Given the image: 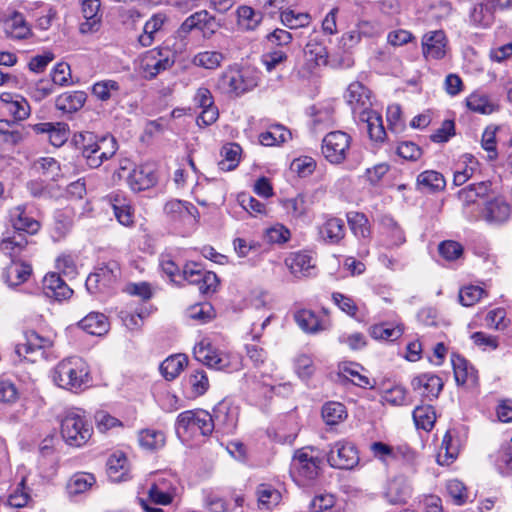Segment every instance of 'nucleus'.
I'll return each mask as SVG.
<instances>
[{"label": "nucleus", "mask_w": 512, "mask_h": 512, "mask_svg": "<svg viewBox=\"0 0 512 512\" xmlns=\"http://www.w3.org/2000/svg\"><path fill=\"white\" fill-rule=\"evenodd\" d=\"M13 230H7L0 242V250L11 258L19 255L28 245L25 234L38 232L40 224L25 214L24 208L18 206L10 212Z\"/></svg>", "instance_id": "nucleus-1"}, {"label": "nucleus", "mask_w": 512, "mask_h": 512, "mask_svg": "<svg viewBox=\"0 0 512 512\" xmlns=\"http://www.w3.org/2000/svg\"><path fill=\"white\" fill-rule=\"evenodd\" d=\"M52 379L60 388L76 392L88 385V365L77 356L63 359L53 369Z\"/></svg>", "instance_id": "nucleus-2"}, {"label": "nucleus", "mask_w": 512, "mask_h": 512, "mask_svg": "<svg viewBox=\"0 0 512 512\" xmlns=\"http://www.w3.org/2000/svg\"><path fill=\"white\" fill-rule=\"evenodd\" d=\"M257 86V79L248 69L228 67L217 78L215 89L229 96H241Z\"/></svg>", "instance_id": "nucleus-3"}, {"label": "nucleus", "mask_w": 512, "mask_h": 512, "mask_svg": "<svg viewBox=\"0 0 512 512\" xmlns=\"http://www.w3.org/2000/svg\"><path fill=\"white\" fill-rule=\"evenodd\" d=\"M93 428L80 409H72L65 413L61 420V436L73 447H81L91 437Z\"/></svg>", "instance_id": "nucleus-4"}, {"label": "nucleus", "mask_w": 512, "mask_h": 512, "mask_svg": "<svg viewBox=\"0 0 512 512\" xmlns=\"http://www.w3.org/2000/svg\"><path fill=\"white\" fill-rule=\"evenodd\" d=\"M194 357L209 368L233 371L238 368V358L230 353L219 350L209 341H200L193 349Z\"/></svg>", "instance_id": "nucleus-5"}, {"label": "nucleus", "mask_w": 512, "mask_h": 512, "mask_svg": "<svg viewBox=\"0 0 512 512\" xmlns=\"http://www.w3.org/2000/svg\"><path fill=\"white\" fill-rule=\"evenodd\" d=\"M176 433L179 437L188 432L199 431L201 435L208 436L214 430L212 415L204 410H188L180 413L176 420Z\"/></svg>", "instance_id": "nucleus-6"}, {"label": "nucleus", "mask_w": 512, "mask_h": 512, "mask_svg": "<svg viewBox=\"0 0 512 512\" xmlns=\"http://www.w3.org/2000/svg\"><path fill=\"white\" fill-rule=\"evenodd\" d=\"M120 267L117 262L110 261L95 268L86 279L85 286L92 293H104L114 288L120 278Z\"/></svg>", "instance_id": "nucleus-7"}, {"label": "nucleus", "mask_w": 512, "mask_h": 512, "mask_svg": "<svg viewBox=\"0 0 512 512\" xmlns=\"http://www.w3.org/2000/svg\"><path fill=\"white\" fill-rule=\"evenodd\" d=\"M351 138L342 131L328 133L322 140V154L332 164H341L347 157Z\"/></svg>", "instance_id": "nucleus-8"}, {"label": "nucleus", "mask_w": 512, "mask_h": 512, "mask_svg": "<svg viewBox=\"0 0 512 512\" xmlns=\"http://www.w3.org/2000/svg\"><path fill=\"white\" fill-rule=\"evenodd\" d=\"M52 346L49 338L39 335L35 331L25 333V341L15 347V353L24 360L35 363L45 357V352Z\"/></svg>", "instance_id": "nucleus-9"}, {"label": "nucleus", "mask_w": 512, "mask_h": 512, "mask_svg": "<svg viewBox=\"0 0 512 512\" xmlns=\"http://www.w3.org/2000/svg\"><path fill=\"white\" fill-rule=\"evenodd\" d=\"M327 461L333 468L353 469L359 463L358 451L353 443L338 441L330 446Z\"/></svg>", "instance_id": "nucleus-10"}, {"label": "nucleus", "mask_w": 512, "mask_h": 512, "mask_svg": "<svg viewBox=\"0 0 512 512\" xmlns=\"http://www.w3.org/2000/svg\"><path fill=\"white\" fill-rule=\"evenodd\" d=\"M311 453L308 448L297 450L292 460L293 473L304 480H314L319 474L320 460Z\"/></svg>", "instance_id": "nucleus-11"}, {"label": "nucleus", "mask_w": 512, "mask_h": 512, "mask_svg": "<svg viewBox=\"0 0 512 512\" xmlns=\"http://www.w3.org/2000/svg\"><path fill=\"white\" fill-rule=\"evenodd\" d=\"M174 64V59L170 57V52L165 50H152L142 59L141 68L145 78L152 79L163 71L170 69Z\"/></svg>", "instance_id": "nucleus-12"}, {"label": "nucleus", "mask_w": 512, "mask_h": 512, "mask_svg": "<svg viewBox=\"0 0 512 512\" xmlns=\"http://www.w3.org/2000/svg\"><path fill=\"white\" fill-rule=\"evenodd\" d=\"M3 30L7 37L12 39H27L32 35L30 25L22 13L16 10H7L2 18Z\"/></svg>", "instance_id": "nucleus-13"}, {"label": "nucleus", "mask_w": 512, "mask_h": 512, "mask_svg": "<svg viewBox=\"0 0 512 512\" xmlns=\"http://www.w3.org/2000/svg\"><path fill=\"white\" fill-rule=\"evenodd\" d=\"M411 386L422 398L432 401L438 398L444 383L442 379L435 374L423 373L412 379Z\"/></svg>", "instance_id": "nucleus-14"}, {"label": "nucleus", "mask_w": 512, "mask_h": 512, "mask_svg": "<svg viewBox=\"0 0 512 512\" xmlns=\"http://www.w3.org/2000/svg\"><path fill=\"white\" fill-rule=\"evenodd\" d=\"M345 99L354 115L359 116L360 111L370 110L372 106L371 91L358 81L348 86Z\"/></svg>", "instance_id": "nucleus-15"}, {"label": "nucleus", "mask_w": 512, "mask_h": 512, "mask_svg": "<svg viewBox=\"0 0 512 512\" xmlns=\"http://www.w3.org/2000/svg\"><path fill=\"white\" fill-rule=\"evenodd\" d=\"M447 39L442 30L429 31L422 37V53L426 59L439 60L446 55Z\"/></svg>", "instance_id": "nucleus-16"}, {"label": "nucleus", "mask_w": 512, "mask_h": 512, "mask_svg": "<svg viewBox=\"0 0 512 512\" xmlns=\"http://www.w3.org/2000/svg\"><path fill=\"white\" fill-rule=\"evenodd\" d=\"M511 215V207L503 197H495L487 201L481 211V217L489 224H502Z\"/></svg>", "instance_id": "nucleus-17"}, {"label": "nucleus", "mask_w": 512, "mask_h": 512, "mask_svg": "<svg viewBox=\"0 0 512 512\" xmlns=\"http://www.w3.org/2000/svg\"><path fill=\"white\" fill-rule=\"evenodd\" d=\"M212 419L214 429L222 434H232L237 426V412L230 408L227 403H218L214 409Z\"/></svg>", "instance_id": "nucleus-18"}, {"label": "nucleus", "mask_w": 512, "mask_h": 512, "mask_svg": "<svg viewBox=\"0 0 512 512\" xmlns=\"http://www.w3.org/2000/svg\"><path fill=\"white\" fill-rule=\"evenodd\" d=\"M318 234L326 244H339L346 235L345 223L341 218L326 216L318 227Z\"/></svg>", "instance_id": "nucleus-19"}, {"label": "nucleus", "mask_w": 512, "mask_h": 512, "mask_svg": "<svg viewBox=\"0 0 512 512\" xmlns=\"http://www.w3.org/2000/svg\"><path fill=\"white\" fill-rule=\"evenodd\" d=\"M0 101L5 106L7 113L11 115L15 121H23L30 116V105L23 96L15 93L3 92L0 95Z\"/></svg>", "instance_id": "nucleus-20"}, {"label": "nucleus", "mask_w": 512, "mask_h": 512, "mask_svg": "<svg viewBox=\"0 0 512 512\" xmlns=\"http://www.w3.org/2000/svg\"><path fill=\"white\" fill-rule=\"evenodd\" d=\"M359 120L366 124L369 138L376 143H383L387 137L383 125V119L379 112L375 110H364L359 112Z\"/></svg>", "instance_id": "nucleus-21"}, {"label": "nucleus", "mask_w": 512, "mask_h": 512, "mask_svg": "<svg viewBox=\"0 0 512 512\" xmlns=\"http://www.w3.org/2000/svg\"><path fill=\"white\" fill-rule=\"evenodd\" d=\"M43 293L48 298L61 301L69 298L73 290L65 283L58 273L47 274L42 282Z\"/></svg>", "instance_id": "nucleus-22"}, {"label": "nucleus", "mask_w": 512, "mask_h": 512, "mask_svg": "<svg viewBox=\"0 0 512 512\" xmlns=\"http://www.w3.org/2000/svg\"><path fill=\"white\" fill-rule=\"evenodd\" d=\"M454 377L458 385H465L469 388L478 386V373L467 360L456 355L452 358Z\"/></svg>", "instance_id": "nucleus-23"}, {"label": "nucleus", "mask_w": 512, "mask_h": 512, "mask_svg": "<svg viewBox=\"0 0 512 512\" xmlns=\"http://www.w3.org/2000/svg\"><path fill=\"white\" fill-rule=\"evenodd\" d=\"M100 0H83L82 1V13L85 18V22L80 24V32L82 34H89L98 31L101 22L100 11Z\"/></svg>", "instance_id": "nucleus-24"}, {"label": "nucleus", "mask_w": 512, "mask_h": 512, "mask_svg": "<svg viewBox=\"0 0 512 512\" xmlns=\"http://www.w3.org/2000/svg\"><path fill=\"white\" fill-rule=\"evenodd\" d=\"M411 496V486L403 476L394 477L389 481L385 497L393 505L404 504Z\"/></svg>", "instance_id": "nucleus-25"}, {"label": "nucleus", "mask_w": 512, "mask_h": 512, "mask_svg": "<svg viewBox=\"0 0 512 512\" xmlns=\"http://www.w3.org/2000/svg\"><path fill=\"white\" fill-rule=\"evenodd\" d=\"M285 263L290 272L297 278L309 277L315 269L313 258L306 252L291 254Z\"/></svg>", "instance_id": "nucleus-26"}, {"label": "nucleus", "mask_w": 512, "mask_h": 512, "mask_svg": "<svg viewBox=\"0 0 512 512\" xmlns=\"http://www.w3.org/2000/svg\"><path fill=\"white\" fill-rule=\"evenodd\" d=\"M156 182L157 178L154 171L147 166H139L133 169L127 178L129 187L135 192L149 189L153 187Z\"/></svg>", "instance_id": "nucleus-27"}, {"label": "nucleus", "mask_w": 512, "mask_h": 512, "mask_svg": "<svg viewBox=\"0 0 512 512\" xmlns=\"http://www.w3.org/2000/svg\"><path fill=\"white\" fill-rule=\"evenodd\" d=\"M32 128L37 134L46 133L49 142L55 147L62 146L68 139V126L64 123H38L33 125Z\"/></svg>", "instance_id": "nucleus-28"}, {"label": "nucleus", "mask_w": 512, "mask_h": 512, "mask_svg": "<svg viewBox=\"0 0 512 512\" xmlns=\"http://www.w3.org/2000/svg\"><path fill=\"white\" fill-rule=\"evenodd\" d=\"M164 211L172 221H187L190 218L196 219L198 214V210L193 204L180 200L167 202L164 206Z\"/></svg>", "instance_id": "nucleus-29"}, {"label": "nucleus", "mask_w": 512, "mask_h": 512, "mask_svg": "<svg viewBox=\"0 0 512 512\" xmlns=\"http://www.w3.org/2000/svg\"><path fill=\"white\" fill-rule=\"evenodd\" d=\"M237 27L241 31H254L262 22L263 14L250 6L241 5L236 10Z\"/></svg>", "instance_id": "nucleus-30"}, {"label": "nucleus", "mask_w": 512, "mask_h": 512, "mask_svg": "<svg viewBox=\"0 0 512 512\" xmlns=\"http://www.w3.org/2000/svg\"><path fill=\"white\" fill-rule=\"evenodd\" d=\"M31 273L32 267L30 264L12 260L11 264L6 267L3 278L9 286L14 287L26 282Z\"/></svg>", "instance_id": "nucleus-31"}, {"label": "nucleus", "mask_w": 512, "mask_h": 512, "mask_svg": "<svg viewBox=\"0 0 512 512\" xmlns=\"http://www.w3.org/2000/svg\"><path fill=\"white\" fill-rule=\"evenodd\" d=\"M80 138L83 141L81 148L82 155L86 159V163L90 168L100 167L106 158H103L100 154V149L97 148L95 142V136L93 133L80 134Z\"/></svg>", "instance_id": "nucleus-32"}, {"label": "nucleus", "mask_w": 512, "mask_h": 512, "mask_svg": "<svg viewBox=\"0 0 512 512\" xmlns=\"http://www.w3.org/2000/svg\"><path fill=\"white\" fill-rule=\"evenodd\" d=\"M78 326L91 335L101 336L108 332V318L99 312H91L81 319Z\"/></svg>", "instance_id": "nucleus-33"}, {"label": "nucleus", "mask_w": 512, "mask_h": 512, "mask_svg": "<svg viewBox=\"0 0 512 512\" xmlns=\"http://www.w3.org/2000/svg\"><path fill=\"white\" fill-rule=\"evenodd\" d=\"M86 98L87 95L83 91L65 92L56 98L55 106L64 113H74L84 106Z\"/></svg>", "instance_id": "nucleus-34"}, {"label": "nucleus", "mask_w": 512, "mask_h": 512, "mask_svg": "<svg viewBox=\"0 0 512 512\" xmlns=\"http://www.w3.org/2000/svg\"><path fill=\"white\" fill-rule=\"evenodd\" d=\"M380 226L388 238V247H397L406 241L403 230L391 216L383 215L380 218Z\"/></svg>", "instance_id": "nucleus-35"}, {"label": "nucleus", "mask_w": 512, "mask_h": 512, "mask_svg": "<svg viewBox=\"0 0 512 512\" xmlns=\"http://www.w3.org/2000/svg\"><path fill=\"white\" fill-rule=\"evenodd\" d=\"M167 20L165 13L154 14L144 25L143 33L138 37L142 47H149L154 41V35L161 30Z\"/></svg>", "instance_id": "nucleus-36"}, {"label": "nucleus", "mask_w": 512, "mask_h": 512, "mask_svg": "<svg viewBox=\"0 0 512 512\" xmlns=\"http://www.w3.org/2000/svg\"><path fill=\"white\" fill-rule=\"evenodd\" d=\"M291 137L290 130L280 124H275L259 135V141L264 146H274L287 142Z\"/></svg>", "instance_id": "nucleus-37"}, {"label": "nucleus", "mask_w": 512, "mask_h": 512, "mask_svg": "<svg viewBox=\"0 0 512 512\" xmlns=\"http://www.w3.org/2000/svg\"><path fill=\"white\" fill-rule=\"evenodd\" d=\"M347 222L353 235L358 239L367 240L371 236L370 223L365 214L360 212H349Z\"/></svg>", "instance_id": "nucleus-38"}, {"label": "nucleus", "mask_w": 512, "mask_h": 512, "mask_svg": "<svg viewBox=\"0 0 512 512\" xmlns=\"http://www.w3.org/2000/svg\"><path fill=\"white\" fill-rule=\"evenodd\" d=\"M469 20L477 28H487L494 22V11L487 1L479 3L470 12Z\"/></svg>", "instance_id": "nucleus-39"}, {"label": "nucleus", "mask_w": 512, "mask_h": 512, "mask_svg": "<svg viewBox=\"0 0 512 512\" xmlns=\"http://www.w3.org/2000/svg\"><path fill=\"white\" fill-rule=\"evenodd\" d=\"M187 364V357L182 354L169 356L160 364V372L166 380H174Z\"/></svg>", "instance_id": "nucleus-40"}, {"label": "nucleus", "mask_w": 512, "mask_h": 512, "mask_svg": "<svg viewBox=\"0 0 512 512\" xmlns=\"http://www.w3.org/2000/svg\"><path fill=\"white\" fill-rule=\"evenodd\" d=\"M96 482L90 473H76L67 482L66 489L69 495L75 496L88 491Z\"/></svg>", "instance_id": "nucleus-41"}, {"label": "nucleus", "mask_w": 512, "mask_h": 512, "mask_svg": "<svg viewBox=\"0 0 512 512\" xmlns=\"http://www.w3.org/2000/svg\"><path fill=\"white\" fill-rule=\"evenodd\" d=\"M443 175L434 170H427L420 173L417 177V186L424 191H438L445 187Z\"/></svg>", "instance_id": "nucleus-42"}, {"label": "nucleus", "mask_w": 512, "mask_h": 512, "mask_svg": "<svg viewBox=\"0 0 512 512\" xmlns=\"http://www.w3.org/2000/svg\"><path fill=\"white\" fill-rule=\"evenodd\" d=\"M242 149L236 143H229L222 147L221 156L222 160L219 162V168L223 171L234 170L239 162Z\"/></svg>", "instance_id": "nucleus-43"}, {"label": "nucleus", "mask_w": 512, "mask_h": 512, "mask_svg": "<svg viewBox=\"0 0 512 512\" xmlns=\"http://www.w3.org/2000/svg\"><path fill=\"white\" fill-rule=\"evenodd\" d=\"M127 458L123 452H115L107 460V472L113 481H121L127 473Z\"/></svg>", "instance_id": "nucleus-44"}, {"label": "nucleus", "mask_w": 512, "mask_h": 512, "mask_svg": "<svg viewBox=\"0 0 512 512\" xmlns=\"http://www.w3.org/2000/svg\"><path fill=\"white\" fill-rule=\"evenodd\" d=\"M166 437L162 431L154 429H144L139 433V444L142 448L155 451L165 445Z\"/></svg>", "instance_id": "nucleus-45"}, {"label": "nucleus", "mask_w": 512, "mask_h": 512, "mask_svg": "<svg viewBox=\"0 0 512 512\" xmlns=\"http://www.w3.org/2000/svg\"><path fill=\"white\" fill-rule=\"evenodd\" d=\"M294 318L298 326L305 332L316 333L324 329L321 321L311 310L302 309L295 313Z\"/></svg>", "instance_id": "nucleus-46"}, {"label": "nucleus", "mask_w": 512, "mask_h": 512, "mask_svg": "<svg viewBox=\"0 0 512 512\" xmlns=\"http://www.w3.org/2000/svg\"><path fill=\"white\" fill-rule=\"evenodd\" d=\"M415 425L418 428L429 431L433 428L436 414L433 406L431 405H419L416 406L412 413Z\"/></svg>", "instance_id": "nucleus-47"}, {"label": "nucleus", "mask_w": 512, "mask_h": 512, "mask_svg": "<svg viewBox=\"0 0 512 512\" xmlns=\"http://www.w3.org/2000/svg\"><path fill=\"white\" fill-rule=\"evenodd\" d=\"M322 417L327 425H336L347 417V411L340 402H328L322 407Z\"/></svg>", "instance_id": "nucleus-48"}, {"label": "nucleus", "mask_w": 512, "mask_h": 512, "mask_svg": "<svg viewBox=\"0 0 512 512\" xmlns=\"http://www.w3.org/2000/svg\"><path fill=\"white\" fill-rule=\"evenodd\" d=\"M224 59V55L219 51H202L193 57L192 63L197 67L213 70L218 68Z\"/></svg>", "instance_id": "nucleus-49"}, {"label": "nucleus", "mask_w": 512, "mask_h": 512, "mask_svg": "<svg viewBox=\"0 0 512 512\" xmlns=\"http://www.w3.org/2000/svg\"><path fill=\"white\" fill-rule=\"evenodd\" d=\"M467 107L476 113L491 114L496 110V105L492 103L484 94L472 93L466 99Z\"/></svg>", "instance_id": "nucleus-50"}, {"label": "nucleus", "mask_w": 512, "mask_h": 512, "mask_svg": "<svg viewBox=\"0 0 512 512\" xmlns=\"http://www.w3.org/2000/svg\"><path fill=\"white\" fill-rule=\"evenodd\" d=\"M281 22L289 29H298L310 24L311 17L308 13L295 12L292 9H286L281 12Z\"/></svg>", "instance_id": "nucleus-51"}, {"label": "nucleus", "mask_w": 512, "mask_h": 512, "mask_svg": "<svg viewBox=\"0 0 512 512\" xmlns=\"http://www.w3.org/2000/svg\"><path fill=\"white\" fill-rule=\"evenodd\" d=\"M259 505L266 509L276 506L281 500L280 492L268 484H260L256 491Z\"/></svg>", "instance_id": "nucleus-52"}, {"label": "nucleus", "mask_w": 512, "mask_h": 512, "mask_svg": "<svg viewBox=\"0 0 512 512\" xmlns=\"http://www.w3.org/2000/svg\"><path fill=\"white\" fill-rule=\"evenodd\" d=\"M305 55L309 60L315 62L316 65L326 64L328 59V52L326 47L316 39L308 41L304 48Z\"/></svg>", "instance_id": "nucleus-53"}, {"label": "nucleus", "mask_w": 512, "mask_h": 512, "mask_svg": "<svg viewBox=\"0 0 512 512\" xmlns=\"http://www.w3.org/2000/svg\"><path fill=\"white\" fill-rule=\"evenodd\" d=\"M339 376L350 379L354 385L362 388H373L374 383L364 375H361L352 365L344 364L340 366Z\"/></svg>", "instance_id": "nucleus-54"}, {"label": "nucleus", "mask_w": 512, "mask_h": 512, "mask_svg": "<svg viewBox=\"0 0 512 512\" xmlns=\"http://www.w3.org/2000/svg\"><path fill=\"white\" fill-rule=\"evenodd\" d=\"M484 295L486 291L475 285L465 286L459 291V301L463 306L470 307L476 304Z\"/></svg>", "instance_id": "nucleus-55"}, {"label": "nucleus", "mask_w": 512, "mask_h": 512, "mask_svg": "<svg viewBox=\"0 0 512 512\" xmlns=\"http://www.w3.org/2000/svg\"><path fill=\"white\" fill-rule=\"evenodd\" d=\"M284 207L293 217L300 218L307 214L309 204L304 194H298L294 198L285 200Z\"/></svg>", "instance_id": "nucleus-56"}, {"label": "nucleus", "mask_w": 512, "mask_h": 512, "mask_svg": "<svg viewBox=\"0 0 512 512\" xmlns=\"http://www.w3.org/2000/svg\"><path fill=\"white\" fill-rule=\"evenodd\" d=\"M118 91L119 84L114 80L100 81L95 83L92 87L93 95L101 101H107Z\"/></svg>", "instance_id": "nucleus-57"}, {"label": "nucleus", "mask_w": 512, "mask_h": 512, "mask_svg": "<svg viewBox=\"0 0 512 512\" xmlns=\"http://www.w3.org/2000/svg\"><path fill=\"white\" fill-rule=\"evenodd\" d=\"M387 122H388V128L390 131L394 133H400L404 131L405 129V121L402 117V110L400 105L398 104H392L389 105L387 108Z\"/></svg>", "instance_id": "nucleus-58"}, {"label": "nucleus", "mask_w": 512, "mask_h": 512, "mask_svg": "<svg viewBox=\"0 0 512 512\" xmlns=\"http://www.w3.org/2000/svg\"><path fill=\"white\" fill-rule=\"evenodd\" d=\"M287 51L282 48L271 49L262 56V63L266 70L271 72L276 69L279 65L287 61Z\"/></svg>", "instance_id": "nucleus-59"}, {"label": "nucleus", "mask_w": 512, "mask_h": 512, "mask_svg": "<svg viewBox=\"0 0 512 512\" xmlns=\"http://www.w3.org/2000/svg\"><path fill=\"white\" fill-rule=\"evenodd\" d=\"M438 251L445 260L454 261L462 256L464 249L459 242L446 240L439 244Z\"/></svg>", "instance_id": "nucleus-60"}, {"label": "nucleus", "mask_w": 512, "mask_h": 512, "mask_svg": "<svg viewBox=\"0 0 512 512\" xmlns=\"http://www.w3.org/2000/svg\"><path fill=\"white\" fill-rule=\"evenodd\" d=\"M189 384L194 396L205 394L209 388V380L205 371L197 369L191 373Z\"/></svg>", "instance_id": "nucleus-61"}, {"label": "nucleus", "mask_w": 512, "mask_h": 512, "mask_svg": "<svg viewBox=\"0 0 512 512\" xmlns=\"http://www.w3.org/2000/svg\"><path fill=\"white\" fill-rule=\"evenodd\" d=\"M209 16L210 14L206 10L195 12L181 24L180 32L187 34L193 29L201 30Z\"/></svg>", "instance_id": "nucleus-62"}, {"label": "nucleus", "mask_w": 512, "mask_h": 512, "mask_svg": "<svg viewBox=\"0 0 512 512\" xmlns=\"http://www.w3.org/2000/svg\"><path fill=\"white\" fill-rule=\"evenodd\" d=\"M446 488L449 496L453 499L456 505H463L467 501V489L461 481L457 479L449 480Z\"/></svg>", "instance_id": "nucleus-63"}, {"label": "nucleus", "mask_w": 512, "mask_h": 512, "mask_svg": "<svg viewBox=\"0 0 512 512\" xmlns=\"http://www.w3.org/2000/svg\"><path fill=\"white\" fill-rule=\"evenodd\" d=\"M397 155L408 161H417L422 156V149L412 141L400 142L396 149Z\"/></svg>", "instance_id": "nucleus-64"}]
</instances>
